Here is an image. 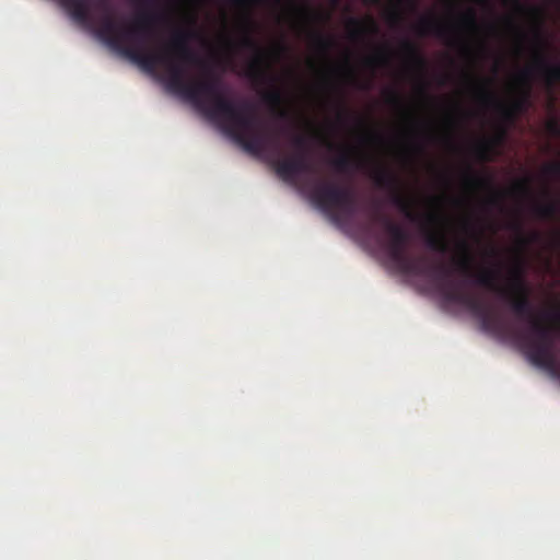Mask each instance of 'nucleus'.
I'll use <instances>...</instances> for the list:
<instances>
[{
    "instance_id": "bb28decb",
    "label": "nucleus",
    "mask_w": 560,
    "mask_h": 560,
    "mask_svg": "<svg viewBox=\"0 0 560 560\" xmlns=\"http://www.w3.org/2000/svg\"><path fill=\"white\" fill-rule=\"evenodd\" d=\"M513 191L523 195V196H529L530 195V185L528 179H522L517 182L514 187Z\"/></svg>"
},
{
    "instance_id": "a211bd4d",
    "label": "nucleus",
    "mask_w": 560,
    "mask_h": 560,
    "mask_svg": "<svg viewBox=\"0 0 560 560\" xmlns=\"http://www.w3.org/2000/svg\"><path fill=\"white\" fill-rule=\"evenodd\" d=\"M262 101L270 107L278 119L288 118V113L282 108L283 94L278 88H272L262 94Z\"/></svg>"
},
{
    "instance_id": "473e14b6",
    "label": "nucleus",
    "mask_w": 560,
    "mask_h": 560,
    "mask_svg": "<svg viewBox=\"0 0 560 560\" xmlns=\"http://www.w3.org/2000/svg\"><path fill=\"white\" fill-rule=\"evenodd\" d=\"M511 229H513L514 231H516L517 233H522L523 232V228H522V224L520 222H514L512 225H511Z\"/></svg>"
},
{
    "instance_id": "0eeeda50",
    "label": "nucleus",
    "mask_w": 560,
    "mask_h": 560,
    "mask_svg": "<svg viewBox=\"0 0 560 560\" xmlns=\"http://www.w3.org/2000/svg\"><path fill=\"white\" fill-rule=\"evenodd\" d=\"M371 177L375 184L382 188L397 190L399 179L397 175L387 167L377 166L371 172ZM393 203L411 221L417 219L413 211V201L400 192L396 191L393 196Z\"/></svg>"
},
{
    "instance_id": "2f4dec72",
    "label": "nucleus",
    "mask_w": 560,
    "mask_h": 560,
    "mask_svg": "<svg viewBox=\"0 0 560 560\" xmlns=\"http://www.w3.org/2000/svg\"><path fill=\"white\" fill-rule=\"evenodd\" d=\"M538 238H539V234L534 232V233L530 234V236L528 238H522V244L523 245H528V244H530L533 242L538 241Z\"/></svg>"
},
{
    "instance_id": "9d476101",
    "label": "nucleus",
    "mask_w": 560,
    "mask_h": 560,
    "mask_svg": "<svg viewBox=\"0 0 560 560\" xmlns=\"http://www.w3.org/2000/svg\"><path fill=\"white\" fill-rule=\"evenodd\" d=\"M323 5L320 0H317V150L322 145V122H320V113H322V68H320V59L324 46V36L322 32L323 24Z\"/></svg>"
},
{
    "instance_id": "2eb2a0df",
    "label": "nucleus",
    "mask_w": 560,
    "mask_h": 560,
    "mask_svg": "<svg viewBox=\"0 0 560 560\" xmlns=\"http://www.w3.org/2000/svg\"><path fill=\"white\" fill-rule=\"evenodd\" d=\"M352 122H354L358 129H368L365 120L357 116L352 110L348 108L345 96L342 94L340 95V100L338 101L337 105V112L335 115V126L339 130L347 131L351 129Z\"/></svg>"
},
{
    "instance_id": "b1692460",
    "label": "nucleus",
    "mask_w": 560,
    "mask_h": 560,
    "mask_svg": "<svg viewBox=\"0 0 560 560\" xmlns=\"http://www.w3.org/2000/svg\"><path fill=\"white\" fill-rule=\"evenodd\" d=\"M504 3L514 5L518 11H527L535 19H540L541 16V10L536 7L527 8L524 4L521 3L520 0H503Z\"/></svg>"
},
{
    "instance_id": "4468645a",
    "label": "nucleus",
    "mask_w": 560,
    "mask_h": 560,
    "mask_svg": "<svg viewBox=\"0 0 560 560\" xmlns=\"http://www.w3.org/2000/svg\"><path fill=\"white\" fill-rule=\"evenodd\" d=\"M348 37L355 43H363L368 35H376L380 31L377 23L372 16L364 20L349 18L347 21Z\"/></svg>"
},
{
    "instance_id": "ddd939ff",
    "label": "nucleus",
    "mask_w": 560,
    "mask_h": 560,
    "mask_svg": "<svg viewBox=\"0 0 560 560\" xmlns=\"http://www.w3.org/2000/svg\"><path fill=\"white\" fill-rule=\"evenodd\" d=\"M535 38L539 44V49L535 54V66L548 84H553L560 81V65L550 63L545 56L542 48H545L547 44L539 32H536Z\"/></svg>"
},
{
    "instance_id": "7ed1b4c3",
    "label": "nucleus",
    "mask_w": 560,
    "mask_h": 560,
    "mask_svg": "<svg viewBox=\"0 0 560 560\" xmlns=\"http://www.w3.org/2000/svg\"><path fill=\"white\" fill-rule=\"evenodd\" d=\"M373 223L381 224L388 235L387 249L390 258L399 268L411 275L431 278L444 299L469 308L480 318L482 328L497 335H506L509 328L501 316L477 296L464 291L451 279V271L444 262H430L427 257H411L407 253L408 232L389 217L375 210Z\"/></svg>"
},
{
    "instance_id": "1a4fd4ad",
    "label": "nucleus",
    "mask_w": 560,
    "mask_h": 560,
    "mask_svg": "<svg viewBox=\"0 0 560 560\" xmlns=\"http://www.w3.org/2000/svg\"><path fill=\"white\" fill-rule=\"evenodd\" d=\"M464 184L466 188L470 190H488L490 195L486 199L487 206L500 207L502 205L504 194L494 188L493 182L490 177L479 175L470 165L465 170Z\"/></svg>"
},
{
    "instance_id": "f704fd0d",
    "label": "nucleus",
    "mask_w": 560,
    "mask_h": 560,
    "mask_svg": "<svg viewBox=\"0 0 560 560\" xmlns=\"http://www.w3.org/2000/svg\"><path fill=\"white\" fill-rule=\"evenodd\" d=\"M439 217L436 214H429L428 215V220L431 222V223H435L438 221Z\"/></svg>"
},
{
    "instance_id": "f3484780",
    "label": "nucleus",
    "mask_w": 560,
    "mask_h": 560,
    "mask_svg": "<svg viewBox=\"0 0 560 560\" xmlns=\"http://www.w3.org/2000/svg\"><path fill=\"white\" fill-rule=\"evenodd\" d=\"M339 78L347 84L353 85L358 89L365 90L366 85L362 84L359 80L357 69L351 62L350 54L347 52L342 62L338 67Z\"/></svg>"
},
{
    "instance_id": "f03ea898",
    "label": "nucleus",
    "mask_w": 560,
    "mask_h": 560,
    "mask_svg": "<svg viewBox=\"0 0 560 560\" xmlns=\"http://www.w3.org/2000/svg\"><path fill=\"white\" fill-rule=\"evenodd\" d=\"M462 256L455 261L456 269L474 282L491 291L498 292L508 299L511 310L520 318H526L529 329L517 335V339L526 348L527 357L535 365L544 368L553 373L559 372V364L553 353V327L545 325L534 312L529 299V289L525 281V269L523 262H517L509 271V288L499 285L498 269H482L478 273L472 271V255L466 242L459 244Z\"/></svg>"
},
{
    "instance_id": "5701e85b",
    "label": "nucleus",
    "mask_w": 560,
    "mask_h": 560,
    "mask_svg": "<svg viewBox=\"0 0 560 560\" xmlns=\"http://www.w3.org/2000/svg\"><path fill=\"white\" fill-rule=\"evenodd\" d=\"M460 21L465 27L471 31L478 30L477 16L474 9L469 8L464 14L460 16Z\"/></svg>"
},
{
    "instance_id": "9b49d317",
    "label": "nucleus",
    "mask_w": 560,
    "mask_h": 560,
    "mask_svg": "<svg viewBox=\"0 0 560 560\" xmlns=\"http://www.w3.org/2000/svg\"><path fill=\"white\" fill-rule=\"evenodd\" d=\"M417 31L421 36L433 34L452 46L460 43L458 37L455 36V30L452 25L441 23L433 18L421 19Z\"/></svg>"
},
{
    "instance_id": "e433bc0d",
    "label": "nucleus",
    "mask_w": 560,
    "mask_h": 560,
    "mask_svg": "<svg viewBox=\"0 0 560 560\" xmlns=\"http://www.w3.org/2000/svg\"><path fill=\"white\" fill-rule=\"evenodd\" d=\"M417 150L418 151H423V147L422 145H417Z\"/></svg>"
},
{
    "instance_id": "cd10ccee",
    "label": "nucleus",
    "mask_w": 560,
    "mask_h": 560,
    "mask_svg": "<svg viewBox=\"0 0 560 560\" xmlns=\"http://www.w3.org/2000/svg\"><path fill=\"white\" fill-rule=\"evenodd\" d=\"M544 172L549 176H557L560 174V163H549L544 167Z\"/></svg>"
},
{
    "instance_id": "f257e3e1",
    "label": "nucleus",
    "mask_w": 560,
    "mask_h": 560,
    "mask_svg": "<svg viewBox=\"0 0 560 560\" xmlns=\"http://www.w3.org/2000/svg\"><path fill=\"white\" fill-rule=\"evenodd\" d=\"M81 24L91 25V5L103 12L97 33L112 47L121 51L144 70L163 68L170 90L182 94L210 118L224 124L226 131L248 153L265 159L276 174L296 188L315 208V118L308 120L307 133L280 126L266 132L253 103H234L222 93L220 77L189 46L197 33L176 30L171 40L159 50L143 46L150 26L162 21L156 0L139 2L140 11L130 25L120 26L114 19L109 0H60Z\"/></svg>"
},
{
    "instance_id": "412c9836",
    "label": "nucleus",
    "mask_w": 560,
    "mask_h": 560,
    "mask_svg": "<svg viewBox=\"0 0 560 560\" xmlns=\"http://www.w3.org/2000/svg\"><path fill=\"white\" fill-rule=\"evenodd\" d=\"M533 211L536 217L540 219H551L558 212V205L555 201H548L546 203L536 202L533 206Z\"/></svg>"
},
{
    "instance_id": "393cba45",
    "label": "nucleus",
    "mask_w": 560,
    "mask_h": 560,
    "mask_svg": "<svg viewBox=\"0 0 560 560\" xmlns=\"http://www.w3.org/2000/svg\"><path fill=\"white\" fill-rule=\"evenodd\" d=\"M545 128L550 137H560V124L557 118H550L549 120H547L545 124Z\"/></svg>"
},
{
    "instance_id": "4be33fe9",
    "label": "nucleus",
    "mask_w": 560,
    "mask_h": 560,
    "mask_svg": "<svg viewBox=\"0 0 560 560\" xmlns=\"http://www.w3.org/2000/svg\"><path fill=\"white\" fill-rule=\"evenodd\" d=\"M368 67L375 68L377 66H387L389 63V54L387 49H382L378 52L369 56L364 59Z\"/></svg>"
},
{
    "instance_id": "423d86ee",
    "label": "nucleus",
    "mask_w": 560,
    "mask_h": 560,
    "mask_svg": "<svg viewBox=\"0 0 560 560\" xmlns=\"http://www.w3.org/2000/svg\"><path fill=\"white\" fill-rule=\"evenodd\" d=\"M323 206H328L347 219L354 214L357 200L351 187L330 185L324 188L317 176V208Z\"/></svg>"
},
{
    "instance_id": "6ab92c4d",
    "label": "nucleus",
    "mask_w": 560,
    "mask_h": 560,
    "mask_svg": "<svg viewBox=\"0 0 560 560\" xmlns=\"http://www.w3.org/2000/svg\"><path fill=\"white\" fill-rule=\"evenodd\" d=\"M504 132L495 139H485L474 147L475 156L481 162H490L495 153V147L502 141Z\"/></svg>"
},
{
    "instance_id": "aec40b11",
    "label": "nucleus",
    "mask_w": 560,
    "mask_h": 560,
    "mask_svg": "<svg viewBox=\"0 0 560 560\" xmlns=\"http://www.w3.org/2000/svg\"><path fill=\"white\" fill-rule=\"evenodd\" d=\"M425 245L438 253L446 254L448 252L447 240L442 232H430L425 236Z\"/></svg>"
},
{
    "instance_id": "dca6fc26",
    "label": "nucleus",
    "mask_w": 560,
    "mask_h": 560,
    "mask_svg": "<svg viewBox=\"0 0 560 560\" xmlns=\"http://www.w3.org/2000/svg\"><path fill=\"white\" fill-rule=\"evenodd\" d=\"M399 48L407 63L416 67L421 72L425 69L427 61L421 55L420 49L415 42L408 38H404L400 40Z\"/></svg>"
},
{
    "instance_id": "7c9ffc66",
    "label": "nucleus",
    "mask_w": 560,
    "mask_h": 560,
    "mask_svg": "<svg viewBox=\"0 0 560 560\" xmlns=\"http://www.w3.org/2000/svg\"><path fill=\"white\" fill-rule=\"evenodd\" d=\"M372 139H380V137H378L377 135H375V133H371V132H369V133H364V135H361V136H360V141H361L362 143H366L368 141H370V140H372Z\"/></svg>"
},
{
    "instance_id": "c9c22d12",
    "label": "nucleus",
    "mask_w": 560,
    "mask_h": 560,
    "mask_svg": "<svg viewBox=\"0 0 560 560\" xmlns=\"http://www.w3.org/2000/svg\"><path fill=\"white\" fill-rule=\"evenodd\" d=\"M409 1H410V3L415 7V5L417 4V1H418V0H409Z\"/></svg>"
},
{
    "instance_id": "4c0bfd02",
    "label": "nucleus",
    "mask_w": 560,
    "mask_h": 560,
    "mask_svg": "<svg viewBox=\"0 0 560 560\" xmlns=\"http://www.w3.org/2000/svg\"><path fill=\"white\" fill-rule=\"evenodd\" d=\"M275 3H276L277 5H280V4H281V2H280L279 0H276V1H275Z\"/></svg>"
},
{
    "instance_id": "6e6552de",
    "label": "nucleus",
    "mask_w": 560,
    "mask_h": 560,
    "mask_svg": "<svg viewBox=\"0 0 560 560\" xmlns=\"http://www.w3.org/2000/svg\"><path fill=\"white\" fill-rule=\"evenodd\" d=\"M337 151L331 164L338 173L351 175L357 171L366 168L368 159L358 148L341 144L337 148Z\"/></svg>"
},
{
    "instance_id": "a878e982",
    "label": "nucleus",
    "mask_w": 560,
    "mask_h": 560,
    "mask_svg": "<svg viewBox=\"0 0 560 560\" xmlns=\"http://www.w3.org/2000/svg\"><path fill=\"white\" fill-rule=\"evenodd\" d=\"M541 318L559 326L560 325V310L558 307H555L550 311L542 312Z\"/></svg>"
},
{
    "instance_id": "f8f14e48",
    "label": "nucleus",
    "mask_w": 560,
    "mask_h": 560,
    "mask_svg": "<svg viewBox=\"0 0 560 560\" xmlns=\"http://www.w3.org/2000/svg\"><path fill=\"white\" fill-rule=\"evenodd\" d=\"M308 57L307 68L310 73L308 79V101L310 106H315V7L312 4L308 8Z\"/></svg>"
},
{
    "instance_id": "20e7f679",
    "label": "nucleus",
    "mask_w": 560,
    "mask_h": 560,
    "mask_svg": "<svg viewBox=\"0 0 560 560\" xmlns=\"http://www.w3.org/2000/svg\"><path fill=\"white\" fill-rule=\"evenodd\" d=\"M534 70L539 73L535 63L533 67L526 68L517 74L516 85L518 94L510 104H504L495 97L489 89V80L477 79L470 73H466L465 77L469 82L475 84L476 96L479 103L487 107H494L499 110L504 120L513 121L530 106L532 75Z\"/></svg>"
},
{
    "instance_id": "39448f33",
    "label": "nucleus",
    "mask_w": 560,
    "mask_h": 560,
    "mask_svg": "<svg viewBox=\"0 0 560 560\" xmlns=\"http://www.w3.org/2000/svg\"><path fill=\"white\" fill-rule=\"evenodd\" d=\"M258 2L259 0H236L235 5L245 11V35L240 40V45L242 48L255 52V57L248 66L247 75L256 82H265L268 79L266 68L269 66V60L280 57L282 46L276 45L272 49L265 50L253 37L256 23L252 18L250 11Z\"/></svg>"
},
{
    "instance_id": "c756f323",
    "label": "nucleus",
    "mask_w": 560,
    "mask_h": 560,
    "mask_svg": "<svg viewBox=\"0 0 560 560\" xmlns=\"http://www.w3.org/2000/svg\"><path fill=\"white\" fill-rule=\"evenodd\" d=\"M401 20H402V16L398 11H394L389 15V21L393 25L399 23Z\"/></svg>"
},
{
    "instance_id": "72a5a7b5",
    "label": "nucleus",
    "mask_w": 560,
    "mask_h": 560,
    "mask_svg": "<svg viewBox=\"0 0 560 560\" xmlns=\"http://www.w3.org/2000/svg\"><path fill=\"white\" fill-rule=\"evenodd\" d=\"M420 93H421V95H422L423 97L429 98V95H428V93H427V86H425V85H422V86L420 88Z\"/></svg>"
},
{
    "instance_id": "c85d7f7f",
    "label": "nucleus",
    "mask_w": 560,
    "mask_h": 560,
    "mask_svg": "<svg viewBox=\"0 0 560 560\" xmlns=\"http://www.w3.org/2000/svg\"><path fill=\"white\" fill-rule=\"evenodd\" d=\"M387 102L393 105V106H401V96L395 92V91H389L387 93Z\"/></svg>"
}]
</instances>
